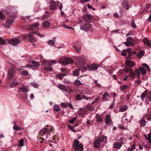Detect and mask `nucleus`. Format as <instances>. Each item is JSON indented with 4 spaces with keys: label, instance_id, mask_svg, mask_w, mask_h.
<instances>
[{
    "label": "nucleus",
    "instance_id": "60",
    "mask_svg": "<svg viewBox=\"0 0 151 151\" xmlns=\"http://www.w3.org/2000/svg\"><path fill=\"white\" fill-rule=\"evenodd\" d=\"M135 148V145L134 144L129 148L128 149V150L131 151Z\"/></svg>",
    "mask_w": 151,
    "mask_h": 151
},
{
    "label": "nucleus",
    "instance_id": "52",
    "mask_svg": "<svg viewBox=\"0 0 151 151\" xmlns=\"http://www.w3.org/2000/svg\"><path fill=\"white\" fill-rule=\"evenodd\" d=\"M147 117V120L148 121H151V111H150V113L146 115Z\"/></svg>",
    "mask_w": 151,
    "mask_h": 151
},
{
    "label": "nucleus",
    "instance_id": "16",
    "mask_svg": "<svg viewBox=\"0 0 151 151\" xmlns=\"http://www.w3.org/2000/svg\"><path fill=\"white\" fill-rule=\"evenodd\" d=\"M105 120L106 124H109L111 122V116L109 114H108L106 115Z\"/></svg>",
    "mask_w": 151,
    "mask_h": 151
},
{
    "label": "nucleus",
    "instance_id": "18",
    "mask_svg": "<svg viewBox=\"0 0 151 151\" xmlns=\"http://www.w3.org/2000/svg\"><path fill=\"white\" fill-rule=\"evenodd\" d=\"M58 87L60 89L62 90L63 91H64L67 93L68 92V89L65 85L59 84L58 85Z\"/></svg>",
    "mask_w": 151,
    "mask_h": 151
},
{
    "label": "nucleus",
    "instance_id": "45",
    "mask_svg": "<svg viewBox=\"0 0 151 151\" xmlns=\"http://www.w3.org/2000/svg\"><path fill=\"white\" fill-rule=\"evenodd\" d=\"M18 147H22L24 146V140L23 139H21L19 142Z\"/></svg>",
    "mask_w": 151,
    "mask_h": 151
},
{
    "label": "nucleus",
    "instance_id": "23",
    "mask_svg": "<svg viewBox=\"0 0 151 151\" xmlns=\"http://www.w3.org/2000/svg\"><path fill=\"white\" fill-rule=\"evenodd\" d=\"M50 25V23L47 21H45L43 24V27L44 29H47L48 28Z\"/></svg>",
    "mask_w": 151,
    "mask_h": 151
},
{
    "label": "nucleus",
    "instance_id": "13",
    "mask_svg": "<svg viewBox=\"0 0 151 151\" xmlns=\"http://www.w3.org/2000/svg\"><path fill=\"white\" fill-rule=\"evenodd\" d=\"M57 7L56 3L53 1H51L50 2V9L52 10H55Z\"/></svg>",
    "mask_w": 151,
    "mask_h": 151
},
{
    "label": "nucleus",
    "instance_id": "39",
    "mask_svg": "<svg viewBox=\"0 0 151 151\" xmlns=\"http://www.w3.org/2000/svg\"><path fill=\"white\" fill-rule=\"evenodd\" d=\"M127 108V106H123L120 107L119 110L120 111L123 112L126 111Z\"/></svg>",
    "mask_w": 151,
    "mask_h": 151
},
{
    "label": "nucleus",
    "instance_id": "43",
    "mask_svg": "<svg viewBox=\"0 0 151 151\" xmlns=\"http://www.w3.org/2000/svg\"><path fill=\"white\" fill-rule=\"evenodd\" d=\"M144 51H141L139 52L137 54V56L139 58H141L144 54Z\"/></svg>",
    "mask_w": 151,
    "mask_h": 151
},
{
    "label": "nucleus",
    "instance_id": "25",
    "mask_svg": "<svg viewBox=\"0 0 151 151\" xmlns=\"http://www.w3.org/2000/svg\"><path fill=\"white\" fill-rule=\"evenodd\" d=\"M73 47L76 50L77 52H80L81 50V47L77 44H74L73 45Z\"/></svg>",
    "mask_w": 151,
    "mask_h": 151
},
{
    "label": "nucleus",
    "instance_id": "22",
    "mask_svg": "<svg viewBox=\"0 0 151 151\" xmlns=\"http://www.w3.org/2000/svg\"><path fill=\"white\" fill-rule=\"evenodd\" d=\"M144 136L146 139L148 141L149 143L151 145V133H149L147 136L145 134Z\"/></svg>",
    "mask_w": 151,
    "mask_h": 151
},
{
    "label": "nucleus",
    "instance_id": "9",
    "mask_svg": "<svg viewBox=\"0 0 151 151\" xmlns=\"http://www.w3.org/2000/svg\"><path fill=\"white\" fill-rule=\"evenodd\" d=\"M100 66L96 64H92L91 65H87V68L89 69L92 71H96L98 68L100 67Z\"/></svg>",
    "mask_w": 151,
    "mask_h": 151
},
{
    "label": "nucleus",
    "instance_id": "37",
    "mask_svg": "<svg viewBox=\"0 0 151 151\" xmlns=\"http://www.w3.org/2000/svg\"><path fill=\"white\" fill-rule=\"evenodd\" d=\"M96 117L97 121L98 122H102V117L99 114H96Z\"/></svg>",
    "mask_w": 151,
    "mask_h": 151
},
{
    "label": "nucleus",
    "instance_id": "29",
    "mask_svg": "<svg viewBox=\"0 0 151 151\" xmlns=\"http://www.w3.org/2000/svg\"><path fill=\"white\" fill-rule=\"evenodd\" d=\"M43 65H46L47 67H51L52 65L50 63L49 61L47 60H44L42 62Z\"/></svg>",
    "mask_w": 151,
    "mask_h": 151
},
{
    "label": "nucleus",
    "instance_id": "21",
    "mask_svg": "<svg viewBox=\"0 0 151 151\" xmlns=\"http://www.w3.org/2000/svg\"><path fill=\"white\" fill-rule=\"evenodd\" d=\"M109 96V94L107 92H105L103 95L102 98V100L104 101H107L108 100L107 97Z\"/></svg>",
    "mask_w": 151,
    "mask_h": 151
},
{
    "label": "nucleus",
    "instance_id": "36",
    "mask_svg": "<svg viewBox=\"0 0 151 151\" xmlns=\"http://www.w3.org/2000/svg\"><path fill=\"white\" fill-rule=\"evenodd\" d=\"M74 84L76 86H78L81 85H84V84L81 83V81L78 79L74 81Z\"/></svg>",
    "mask_w": 151,
    "mask_h": 151
},
{
    "label": "nucleus",
    "instance_id": "57",
    "mask_svg": "<svg viewBox=\"0 0 151 151\" xmlns=\"http://www.w3.org/2000/svg\"><path fill=\"white\" fill-rule=\"evenodd\" d=\"M68 104L67 102V103L62 102L61 103L60 105L62 107L65 108L67 106Z\"/></svg>",
    "mask_w": 151,
    "mask_h": 151
},
{
    "label": "nucleus",
    "instance_id": "1",
    "mask_svg": "<svg viewBox=\"0 0 151 151\" xmlns=\"http://www.w3.org/2000/svg\"><path fill=\"white\" fill-rule=\"evenodd\" d=\"M78 23L80 24V28L83 31H87L91 27V25L88 23H86L83 20H80Z\"/></svg>",
    "mask_w": 151,
    "mask_h": 151
},
{
    "label": "nucleus",
    "instance_id": "26",
    "mask_svg": "<svg viewBox=\"0 0 151 151\" xmlns=\"http://www.w3.org/2000/svg\"><path fill=\"white\" fill-rule=\"evenodd\" d=\"M122 5L126 8L127 10H128L129 8V5L128 4V2L126 1H124L122 3Z\"/></svg>",
    "mask_w": 151,
    "mask_h": 151
},
{
    "label": "nucleus",
    "instance_id": "49",
    "mask_svg": "<svg viewBox=\"0 0 151 151\" xmlns=\"http://www.w3.org/2000/svg\"><path fill=\"white\" fill-rule=\"evenodd\" d=\"M147 97L150 101H151V91L148 93L147 94Z\"/></svg>",
    "mask_w": 151,
    "mask_h": 151
},
{
    "label": "nucleus",
    "instance_id": "54",
    "mask_svg": "<svg viewBox=\"0 0 151 151\" xmlns=\"http://www.w3.org/2000/svg\"><path fill=\"white\" fill-rule=\"evenodd\" d=\"M0 19H5V16L2 12L0 10Z\"/></svg>",
    "mask_w": 151,
    "mask_h": 151
},
{
    "label": "nucleus",
    "instance_id": "5",
    "mask_svg": "<svg viewBox=\"0 0 151 151\" xmlns=\"http://www.w3.org/2000/svg\"><path fill=\"white\" fill-rule=\"evenodd\" d=\"M131 48H129L128 49L123 50L121 52V54L123 56H125L127 55V53H128V57L129 59L131 58V54L133 53L134 55L136 54V53L135 52H131Z\"/></svg>",
    "mask_w": 151,
    "mask_h": 151
},
{
    "label": "nucleus",
    "instance_id": "4",
    "mask_svg": "<svg viewBox=\"0 0 151 151\" xmlns=\"http://www.w3.org/2000/svg\"><path fill=\"white\" fill-rule=\"evenodd\" d=\"M73 146L74 147V149L76 151H82L83 150V146L77 140H75L73 142Z\"/></svg>",
    "mask_w": 151,
    "mask_h": 151
},
{
    "label": "nucleus",
    "instance_id": "38",
    "mask_svg": "<svg viewBox=\"0 0 151 151\" xmlns=\"http://www.w3.org/2000/svg\"><path fill=\"white\" fill-rule=\"evenodd\" d=\"M20 74L23 76H28V72L27 71L23 70L21 72H20Z\"/></svg>",
    "mask_w": 151,
    "mask_h": 151
},
{
    "label": "nucleus",
    "instance_id": "44",
    "mask_svg": "<svg viewBox=\"0 0 151 151\" xmlns=\"http://www.w3.org/2000/svg\"><path fill=\"white\" fill-rule=\"evenodd\" d=\"M6 41L2 37H0V44L4 45L6 44Z\"/></svg>",
    "mask_w": 151,
    "mask_h": 151
},
{
    "label": "nucleus",
    "instance_id": "14",
    "mask_svg": "<svg viewBox=\"0 0 151 151\" xmlns=\"http://www.w3.org/2000/svg\"><path fill=\"white\" fill-rule=\"evenodd\" d=\"M19 90L21 92L25 93L28 92L30 90L27 86L24 85H23L21 88H19Z\"/></svg>",
    "mask_w": 151,
    "mask_h": 151
},
{
    "label": "nucleus",
    "instance_id": "10",
    "mask_svg": "<svg viewBox=\"0 0 151 151\" xmlns=\"http://www.w3.org/2000/svg\"><path fill=\"white\" fill-rule=\"evenodd\" d=\"M83 19L86 22H91L93 18V16L90 14H86L83 16Z\"/></svg>",
    "mask_w": 151,
    "mask_h": 151
},
{
    "label": "nucleus",
    "instance_id": "63",
    "mask_svg": "<svg viewBox=\"0 0 151 151\" xmlns=\"http://www.w3.org/2000/svg\"><path fill=\"white\" fill-rule=\"evenodd\" d=\"M44 68L45 69L48 70L50 71H52V68L50 67H45Z\"/></svg>",
    "mask_w": 151,
    "mask_h": 151
},
{
    "label": "nucleus",
    "instance_id": "32",
    "mask_svg": "<svg viewBox=\"0 0 151 151\" xmlns=\"http://www.w3.org/2000/svg\"><path fill=\"white\" fill-rule=\"evenodd\" d=\"M80 69L75 70L73 72V75L74 76H79Z\"/></svg>",
    "mask_w": 151,
    "mask_h": 151
},
{
    "label": "nucleus",
    "instance_id": "24",
    "mask_svg": "<svg viewBox=\"0 0 151 151\" xmlns=\"http://www.w3.org/2000/svg\"><path fill=\"white\" fill-rule=\"evenodd\" d=\"M122 145L121 143L119 142H115L114 144V147L116 149H119Z\"/></svg>",
    "mask_w": 151,
    "mask_h": 151
},
{
    "label": "nucleus",
    "instance_id": "27",
    "mask_svg": "<svg viewBox=\"0 0 151 151\" xmlns=\"http://www.w3.org/2000/svg\"><path fill=\"white\" fill-rule=\"evenodd\" d=\"M139 69L142 75H145L146 74V70L143 67H139Z\"/></svg>",
    "mask_w": 151,
    "mask_h": 151
},
{
    "label": "nucleus",
    "instance_id": "40",
    "mask_svg": "<svg viewBox=\"0 0 151 151\" xmlns=\"http://www.w3.org/2000/svg\"><path fill=\"white\" fill-rule=\"evenodd\" d=\"M139 123L141 126H144L145 125L146 121L144 118H143L140 121Z\"/></svg>",
    "mask_w": 151,
    "mask_h": 151
},
{
    "label": "nucleus",
    "instance_id": "62",
    "mask_svg": "<svg viewBox=\"0 0 151 151\" xmlns=\"http://www.w3.org/2000/svg\"><path fill=\"white\" fill-rule=\"evenodd\" d=\"M63 27L65 29H73V27H69L65 24H63Z\"/></svg>",
    "mask_w": 151,
    "mask_h": 151
},
{
    "label": "nucleus",
    "instance_id": "31",
    "mask_svg": "<svg viewBox=\"0 0 151 151\" xmlns=\"http://www.w3.org/2000/svg\"><path fill=\"white\" fill-rule=\"evenodd\" d=\"M66 75V74L64 73H61L60 74H57L56 75V78H59V79L61 80L62 79L63 77L65 76Z\"/></svg>",
    "mask_w": 151,
    "mask_h": 151
},
{
    "label": "nucleus",
    "instance_id": "7",
    "mask_svg": "<svg viewBox=\"0 0 151 151\" xmlns=\"http://www.w3.org/2000/svg\"><path fill=\"white\" fill-rule=\"evenodd\" d=\"M134 41L133 38L130 37H127V41L126 42H123L125 45L127 47L129 46L132 45L134 43Z\"/></svg>",
    "mask_w": 151,
    "mask_h": 151
},
{
    "label": "nucleus",
    "instance_id": "19",
    "mask_svg": "<svg viewBox=\"0 0 151 151\" xmlns=\"http://www.w3.org/2000/svg\"><path fill=\"white\" fill-rule=\"evenodd\" d=\"M33 32L30 33L28 35V40L30 42H34L35 41V39L33 37Z\"/></svg>",
    "mask_w": 151,
    "mask_h": 151
},
{
    "label": "nucleus",
    "instance_id": "20",
    "mask_svg": "<svg viewBox=\"0 0 151 151\" xmlns=\"http://www.w3.org/2000/svg\"><path fill=\"white\" fill-rule=\"evenodd\" d=\"M19 83V82L16 79L11 83L10 87L11 88H13L16 86Z\"/></svg>",
    "mask_w": 151,
    "mask_h": 151
},
{
    "label": "nucleus",
    "instance_id": "17",
    "mask_svg": "<svg viewBox=\"0 0 151 151\" xmlns=\"http://www.w3.org/2000/svg\"><path fill=\"white\" fill-rule=\"evenodd\" d=\"M125 63L127 66L130 68L133 67H134L135 65L133 61L129 60L126 61Z\"/></svg>",
    "mask_w": 151,
    "mask_h": 151
},
{
    "label": "nucleus",
    "instance_id": "53",
    "mask_svg": "<svg viewBox=\"0 0 151 151\" xmlns=\"http://www.w3.org/2000/svg\"><path fill=\"white\" fill-rule=\"evenodd\" d=\"M30 85H32L34 88H37L38 85L37 83L35 82H31Z\"/></svg>",
    "mask_w": 151,
    "mask_h": 151
},
{
    "label": "nucleus",
    "instance_id": "33",
    "mask_svg": "<svg viewBox=\"0 0 151 151\" xmlns=\"http://www.w3.org/2000/svg\"><path fill=\"white\" fill-rule=\"evenodd\" d=\"M143 42L146 45H147L150 47V41H149L147 38H144L143 40Z\"/></svg>",
    "mask_w": 151,
    "mask_h": 151
},
{
    "label": "nucleus",
    "instance_id": "56",
    "mask_svg": "<svg viewBox=\"0 0 151 151\" xmlns=\"http://www.w3.org/2000/svg\"><path fill=\"white\" fill-rule=\"evenodd\" d=\"M76 117H73L71 120L69 121V122L71 124H73L74 122V121L76 120Z\"/></svg>",
    "mask_w": 151,
    "mask_h": 151
},
{
    "label": "nucleus",
    "instance_id": "64",
    "mask_svg": "<svg viewBox=\"0 0 151 151\" xmlns=\"http://www.w3.org/2000/svg\"><path fill=\"white\" fill-rule=\"evenodd\" d=\"M136 81L137 84L140 85L142 83V81L140 79H137L136 80Z\"/></svg>",
    "mask_w": 151,
    "mask_h": 151
},
{
    "label": "nucleus",
    "instance_id": "15",
    "mask_svg": "<svg viewBox=\"0 0 151 151\" xmlns=\"http://www.w3.org/2000/svg\"><path fill=\"white\" fill-rule=\"evenodd\" d=\"M49 132V129L46 128L45 127L40 131L39 134H41V135H43V134H47Z\"/></svg>",
    "mask_w": 151,
    "mask_h": 151
},
{
    "label": "nucleus",
    "instance_id": "6",
    "mask_svg": "<svg viewBox=\"0 0 151 151\" xmlns=\"http://www.w3.org/2000/svg\"><path fill=\"white\" fill-rule=\"evenodd\" d=\"M9 43L11 45H15L19 44L20 42L19 39L17 38H14L13 39H9L7 40Z\"/></svg>",
    "mask_w": 151,
    "mask_h": 151
},
{
    "label": "nucleus",
    "instance_id": "11",
    "mask_svg": "<svg viewBox=\"0 0 151 151\" xmlns=\"http://www.w3.org/2000/svg\"><path fill=\"white\" fill-rule=\"evenodd\" d=\"M74 58L76 61L78 62L80 65H82L85 63L84 60L82 57L76 56Z\"/></svg>",
    "mask_w": 151,
    "mask_h": 151
},
{
    "label": "nucleus",
    "instance_id": "58",
    "mask_svg": "<svg viewBox=\"0 0 151 151\" xmlns=\"http://www.w3.org/2000/svg\"><path fill=\"white\" fill-rule=\"evenodd\" d=\"M131 25L134 28H137V26L133 19L132 20V22H131Z\"/></svg>",
    "mask_w": 151,
    "mask_h": 151
},
{
    "label": "nucleus",
    "instance_id": "2",
    "mask_svg": "<svg viewBox=\"0 0 151 151\" xmlns=\"http://www.w3.org/2000/svg\"><path fill=\"white\" fill-rule=\"evenodd\" d=\"M107 137L106 136L101 135L98 137V138L94 141V146L96 148H98L100 147V144L101 142H103L105 143L107 142Z\"/></svg>",
    "mask_w": 151,
    "mask_h": 151
},
{
    "label": "nucleus",
    "instance_id": "34",
    "mask_svg": "<svg viewBox=\"0 0 151 151\" xmlns=\"http://www.w3.org/2000/svg\"><path fill=\"white\" fill-rule=\"evenodd\" d=\"M135 72L136 73V77L137 78L139 79L140 78V76L141 75L140 72L138 69H136L135 70Z\"/></svg>",
    "mask_w": 151,
    "mask_h": 151
},
{
    "label": "nucleus",
    "instance_id": "51",
    "mask_svg": "<svg viewBox=\"0 0 151 151\" xmlns=\"http://www.w3.org/2000/svg\"><path fill=\"white\" fill-rule=\"evenodd\" d=\"M76 99L77 101H80L82 99V98L79 94H77L76 97Z\"/></svg>",
    "mask_w": 151,
    "mask_h": 151
},
{
    "label": "nucleus",
    "instance_id": "8",
    "mask_svg": "<svg viewBox=\"0 0 151 151\" xmlns=\"http://www.w3.org/2000/svg\"><path fill=\"white\" fill-rule=\"evenodd\" d=\"M16 73V71L13 68L9 69L8 72L7 77L9 79L12 78Z\"/></svg>",
    "mask_w": 151,
    "mask_h": 151
},
{
    "label": "nucleus",
    "instance_id": "48",
    "mask_svg": "<svg viewBox=\"0 0 151 151\" xmlns=\"http://www.w3.org/2000/svg\"><path fill=\"white\" fill-rule=\"evenodd\" d=\"M147 91H145V92L143 93L141 95V98L142 100L144 99L147 96Z\"/></svg>",
    "mask_w": 151,
    "mask_h": 151
},
{
    "label": "nucleus",
    "instance_id": "12",
    "mask_svg": "<svg viewBox=\"0 0 151 151\" xmlns=\"http://www.w3.org/2000/svg\"><path fill=\"white\" fill-rule=\"evenodd\" d=\"M136 74L132 70L130 69L128 76H129V80H132L135 78Z\"/></svg>",
    "mask_w": 151,
    "mask_h": 151
},
{
    "label": "nucleus",
    "instance_id": "61",
    "mask_svg": "<svg viewBox=\"0 0 151 151\" xmlns=\"http://www.w3.org/2000/svg\"><path fill=\"white\" fill-rule=\"evenodd\" d=\"M22 68H31L32 67V66L29 64H27L24 66H20Z\"/></svg>",
    "mask_w": 151,
    "mask_h": 151
},
{
    "label": "nucleus",
    "instance_id": "35",
    "mask_svg": "<svg viewBox=\"0 0 151 151\" xmlns=\"http://www.w3.org/2000/svg\"><path fill=\"white\" fill-rule=\"evenodd\" d=\"M142 66L145 68L147 69L148 72H149L150 71V67L146 63H142Z\"/></svg>",
    "mask_w": 151,
    "mask_h": 151
},
{
    "label": "nucleus",
    "instance_id": "3",
    "mask_svg": "<svg viewBox=\"0 0 151 151\" xmlns=\"http://www.w3.org/2000/svg\"><path fill=\"white\" fill-rule=\"evenodd\" d=\"M73 62L74 60L73 59L68 57H62L58 61L59 63L62 65L71 64Z\"/></svg>",
    "mask_w": 151,
    "mask_h": 151
},
{
    "label": "nucleus",
    "instance_id": "41",
    "mask_svg": "<svg viewBox=\"0 0 151 151\" xmlns=\"http://www.w3.org/2000/svg\"><path fill=\"white\" fill-rule=\"evenodd\" d=\"M31 63L33 64V65H32V67L33 66L35 67H37L40 65V64L39 62H36L35 60H33L32 61Z\"/></svg>",
    "mask_w": 151,
    "mask_h": 151
},
{
    "label": "nucleus",
    "instance_id": "28",
    "mask_svg": "<svg viewBox=\"0 0 151 151\" xmlns=\"http://www.w3.org/2000/svg\"><path fill=\"white\" fill-rule=\"evenodd\" d=\"M13 22L12 20L10 19H7L6 20V25L5 27H9L10 25Z\"/></svg>",
    "mask_w": 151,
    "mask_h": 151
},
{
    "label": "nucleus",
    "instance_id": "42",
    "mask_svg": "<svg viewBox=\"0 0 151 151\" xmlns=\"http://www.w3.org/2000/svg\"><path fill=\"white\" fill-rule=\"evenodd\" d=\"M12 7L11 6H9L6 7L4 10V11L7 13V14H9V10L11 9Z\"/></svg>",
    "mask_w": 151,
    "mask_h": 151
},
{
    "label": "nucleus",
    "instance_id": "47",
    "mask_svg": "<svg viewBox=\"0 0 151 151\" xmlns=\"http://www.w3.org/2000/svg\"><path fill=\"white\" fill-rule=\"evenodd\" d=\"M47 44L51 46H54L55 45L54 41L52 40H49L48 41Z\"/></svg>",
    "mask_w": 151,
    "mask_h": 151
},
{
    "label": "nucleus",
    "instance_id": "30",
    "mask_svg": "<svg viewBox=\"0 0 151 151\" xmlns=\"http://www.w3.org/2000/svg\"><path fill=\"white\" fill-rule=\"evenodd\" d=\"M39 24L38 23H34L33 25H31L30 26V27H29V29L30 30H32L33 29V28H32V27H34L35 28L37 29L39 28Z\"/></svg>",
    "mask_w": 151,
    "mask_h": 151
},
{
    "label": "nucleus",
    "instance_id": "59",
    "mask_svg": "<svg viewBox=\"0 0 151 151\" xmlns=\"http://www.w3.org/2000/svg\"><path fill=\"white\" fill-rule=\"evenodd\" d=\"M34 33L37 35L39 36L40 37H42L44 36V35H42L40 34L38 32H34Z\"/></svg>",
    "mask_w": 151,
    "mask_h": 151
},
{
    "label": "nucleus",
    "instance_id": "50",
    "mask_svg": "<svg viewBox=\"0 0 151 151\" xmlns=\"http://www.w3.org/2000/svg\"><path fill=\"white\" fill-rule=\"evenodd\" d=\"M120 89L122 91H124L127 88V86L126 85H124L120 86Z\"/></svg>",
    "mask_w": 151,
    "mask_h": 151
},
{
    "label": "nucleus",
    "instance_id": "55",
    "mask_svg": "<svg viewBox=\"0 0 151 151\" xmlns=\"http://www.w3.org/2000/svg\"><path fill=\"white\" fill-rule=\"evenodd\" d=\"M13 129L14 130L16 131L21 130L20 128L17 125L14 126L13 127Z\"/></svg>",
    "mask_w": 151,
    "mask_h": 151
},
{
    "label": "nucleus",
    "instance_id": "46",
    "mask_svg": "<svg viewBox=\"0 0 151 151\" xmlns=\"http://www.w3.org/2000/svg\"><path fill=\"white\" fill-rule=\"evenodd\" d=\"M53 109L56 111H59L60 110V109L58 105H55L54 106Z\"/></svg>",
    "mask_w": 151,
    "mask_h": 151
}]
</instances>
